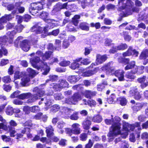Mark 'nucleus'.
Listing matches in <instances>:
<instances>
[{"instance_id": "obj_1", "label": "nucleus", "mask_w": 148, "mask_h": 148, "mask_svg": "<svg viewBox=\"0 0 148 148\" xmlns=\"http://www.w3.org/2000/svg\"><path fill=\"white\" fill-rule=\"evenodd\" d=\"M115 119L117 120L116 122H113L112 118L111 119H106L105 120V123L107 125H110L113 123L111 126L110 131L108 134V136L110 137H115L121 133V125L119 123L121 119L119 117H116Z\"/></svg>"}, {"instance_id": "obj_2", "label": "nucleus", "mask_w": 148, "mask_h": 148, "mask_svg": "<svg viewBox=\"0 0 148 148\" xmlns=\"http://www.w3.org/2000/svg\"><path fill=\"white\" fill-rule=\"evenodd\" d=\"M55 21L53 19H47L46 20V22L48 23L46 26L43 28L38 25H36L32 27L31 31L32 32H35L37 34H42L41 37L45 38L47 36L48 29L53 28L55 26V24L54 23Z\"/></svg>"}, {"instance_id": "obj_3", "label": "nucleus", "mask_w": 148, "mask_h": 148, "mask_svg": "<svg viewBox=\"0 0 148 148\" xmlns=\"http://www.w3.org/2000/svg\"><path fill=\"white\" fill-rule=\"evenodd\" d=\"M140 123L136 122L133 124H130L125 121H123V129L126 131L124 135L122 134L121 137L123 138H125L128 136V132H130V131H134L135 127H138L140 126Z\"/></svg>"}, {"instance_id": "obj_4", "label": "nucleus", "mask_w": 148, "mask_h": 148, "mask_svg": "<svg viewBox=\"0 0 148 148\" xmlns=\"http://www.w3.org/2000/svg\"><path fill=\"white\" fill-rule=\"evenodd\" d=\"M30 62L32 66L35 68H36L38 70L41 69L42 68L45 71L42 73L43 75H47L49 72L50 70V68L48 66L46 63L41 62L42 66L40 67H38L36 65V64L38 63L40 61V59L39 57H35L34 58H31L30 59Z\"/></svg>"}, {"instance_id": "obj_5", "label": "nucleus", "mask_w": 148, "mask_h": 148, "mask_svg": "<svg viewBox=\"0 0 148 148\" xmlns=\"http://www.w3.org/2000/svg\"><path fill=\"white\" fill-rule=\"evenodd\" d=\"M43 9V5L40 2H34L31 4V7L30 10L32 14L35 15L38 11Z\"/></svg>"}, {"instance_id": "obj_6", "label": "nucleus", "mask_w": 148, "mask_h": 148, "mask_svg": "<svg viewBox=\"0 0 148 148\" xmlns=\"http://www.w3.org/2000/svg\"><path fill=\"white\" fill-rule=\"evenodd\" d=\"M46 132L47 134V137L53 140L54 141L57 142L58 141L59 139L57 137L53 136L54 134L53 132V129L51 125H49L46 128Z\"/></svg>"}, {"instance_id": "obj_7", "label": "nucleus", "mask_w": 148, "mask_h": 148, "mask_svg": "<svg viewBox=\"0 0 148 148\" xmlns=\"http://www.w3.org/2000/svg\"><path fill=\"white\" fill-rule=\"evenodd\" d=\"M125 0H118V4L119 5H120L121 4L122 5L119 8V10H123L125 8H127L129 11H130V8H131V6L132 5L133 3L130 0H127L126 4H124V2Z\"/></svg>"}, {"instance_id": "obj_8", "label": "nucleus", "mask_w": 148, "mask_h": 148, "mask_svg": "<svg viewBox=\"0 0 148 148\" xmlns=\"http://www.w3.org/2000/svg\"><path fill=\"white\" fill-rule=\"evenodd\" d=\"M127 45L125 43H121L117 46H113L112 49H110L109 52L110 53H114L118 50H124L127 47Z\"/></svg>"}, {"instance_id": "obj_9", "label": "nucleus", "mask_w": 148, "mask_h": 148, "mask_svg": "<svg viewBox=\"0 0 148 148\" xmlns=\"http://www.w3.org/2000/svg\"><path fill=\"white\" fill-rule=\"evenodd\" d=\"M19 45L22 49L25 51H27L30 49V43L27 40H24L20 41Z\"/></svg>"}, {"instance_id": "obj_10", "label": "nucleus", "mask_w": 148, "mask_h": 148, "mask_svg": "<svg viewBox=\"0 0 148 148\" xmlns=\"http://www.w3.org/2000/svg\"><path fill=\"white\" fill-rule=\"evenodd\" d=\"M96 57L95 62L97 65L103 63L107 59L106 54L101 55L99 54H98L97 55Z\"/></svg>"}, {"instance_id": "obj_11", "label": "nucleus", "mask_w": 148, "mask_h": 148, "mask_svg": "<svg viewBox=\"0 0 148 148\" xmlns=\"http://www.w3.org/2000/svg\"><path fill=\"white\" fill-rule=\"evenodd\" d=\"M125 72L123 70H117L115 71L114 74L117 77L120 81H123L125 80L124 74Z\"/></svg>"}, {"instance_id": "obj_12", "label": "nucleus", "mask_w": 148, "mask_h": 148, "mask_svg": "<svg viewBox=\"0 0 148 148\" xmlns=\"http://www.w3.org/2000/svg\"><path fill=\"white\" fill-rule=\"evenodd\" d=\"M60 83L55 86L54 88H56V90H59L60 89L66 87L68 86V84L66 81L64 79L60 80Z\"/></svg>"}, {"instance_id": "obj_13", "label": "nucleus", "mask_w": 148, "mask_h": 148, "mask_svg": "<svg viewBox=\"0 0 148 148\" xmlns=\"http://www.w3.org/2000/svg\"><path fill=\"white\" fill-rule=\"evenodd\" d=\"M52 51H47L44 55H43V53L41 51H38L36 53V54L40 56H42V59L44 60H45L52 56Z\"/></svg>"}, {"instance_id": "obj_14", "label": "nucleus", "mask_w": 148, "mask_h": 148, "mask_svg": "<svg viewBox=\"0 0 148 148\" xmlns=\"http://www.w3.org/2000/svg\"><path fill=\"white\" fill-rule=\"evenodd\" d=\"M80 125L77 123L73 124L72 127V133L75 134H78L80 133V128L79 127Z\"/></svg>"}, {"instance_id": "obj_15", "label": "nucleus", "mask_w": 148, "mask_h": 148, "mask_svg": "<svg viewBox=\"0 0 148 148\" xmlns=\"http://www.w3.org/2000/svg\"><path fill=\"white\" fill-rule=\"evenodd\" d=\"M130 93V96H134V98L136 100H139L141 98V96L136 90H131Z\"/></svg>"}, {"instance_id": "obj_16", "label": "nucleus", "mask_w": 148, "mask_h": 148, "mask_svg": "<svg viewBox=\"0 0 148 148\" xmlns=\"http://www.w3.org/2000/svg\"><path fill=\"white\" fill-rule=\"evenodd\" d=\"M67 6V3H66L63 4H61L60 3L57 4L56 5L54 6V8L52 10L53 13L55 11H58L60 10L63 8H66Z\"/></svg>"}, {"instance_id": "obj_17", "label": "nucleus", "mask_w": 148, "mask_h": 148, "mask_svg": "<svg viewBox=\"0 0 148 148\" xmlns=\"http://www.w3.org/2000/svg\"><path fill=\"white\" fill-rule=\"evenodd\" d=\"M98 70V68H96L93 70H90L85 72L82 74V75L84 77L90 76L95 74L97 71Z\"/></svg>"}, {"instance_id": "obj_18", "label": "nucleus", "mask_w": 148, "mask_h": 148, "mask_svg": "<svg viewBox=\"0 0 148 148\" xmlns=\"http://www.w3.org/2000/svg\"><path fill=\"white\" fill-rule=\"evenodd\" d=\"M36 94H32L30 93V95L28 96L27 99H28L27 101L28 103H30L33 102L38 99V97Z\"/></svg>"}, {"instance_id": "obj_19", "label": "nucleus", "mask_w": 148, "mask_h": 148, "mask_svg": "<svg viewBox=\"0 0 148 148\" xmlns=\"http://www.w3.org/2000/svg\"><path fill=\"white\" fill-rule=\"evenodd\" d=\"M83 94L87 98H90L92 97L95 96L96 94V92L91 90H85Z\"/></svg>"}, {"instance_id": "obj_20", "label": "nucleus", "mask_w": 148, "mask_h": 148, "mask_svg": "<svg viewBox=\"0 0 148 148\" xmlns=\"http://www.w3.org/2000/svg\"><path fill=\"white\" fill-rule=\"evenodd\" d=\"M30 76L27 75H24L21 79V84L23 86H25L30 81Z\"/></svg>"}, {"instance_id": "obj_21", "label": "nucleus", "mask_w": 148, "mask_h": 148, "mask_svg": "<svg viewBox=\"0 0 148 148\" xmlns=\"http://www.w3.org/2000/svg\"><path fill=\"white\" fill-rule=\"evenodd\" d=\"M144 68L145 67L143 66H136L133 72L134 74L137 73L139 74H142L143 73Z\"/></svg>"}, {"instance_id": "obj_22", "label": "nucleus", "mask_w": 148, "mask_h": 148, "mask_svg": "<svg viewBox=\"0 0 148 148\" xmlns=\"http://www.w3.org/2000/svg\"><path fill=\"white\" fill-rule=\"evenodd\" d=\"M134 72L132 71L131 72H127L125 74V77L127 79V81H132L136 78V76L133 74H134L133 72Z\"/></svg>"}, {"instance_id": "obj_23", "label": "nucleus", "mask_w": 148, "mask_h": 148, "mask_svg": "<svg viewBox=\"0 0 148 148\" xmlns=\"http://www.w3.org/2000/svg\"><path fill=\"white\" fill-rule=\"evenodd\" d=\"M82 59V58H79L78 59H76V60L72 63L70 67L72 69L74 70L78 68L79 66V64H78L77 62L80 61Z\"/></svg>"}, {"instance_id": "obj_24", "label": "nucleus", "mask_w": 148, "mask_h": 148, "mask_svg": "<svg viewBox=\"0 0 148 148\" xmlns=\"http://www.w3.org/2000/svg\"><path fill=\"white\" fill-rule=\"evenodd\" d=\"M91 124V121L88 120L84 121L82 125L84 129L88 130L90 128V126Z\"/></svg>"}, {"instance_id": "obj_25", "label": "nucleus", "mask_w": 148, "mask_h": 148, "mask_svg": "<svg viewBox=\"0 0 148 148\" xmlns=\"http://www.w3.org/2000/svg\"><path fill=\"white\" fill-rule=\"evenodd\" d=\"M88 24L86 22H82L79 25V28L82 30L88 31L89 30Z\"/></svg>"}, {"instance_id": "obj_26", "label": "nucleus", "mask_w": 148, "mask_h": 148, "mask_svg": "<svg viewBox=\"0 0 148 148\" xmlns=\"http://www.w3.org/2000/svg\"><path fill=\"white\" fill-rule=\"evenodd\" d=\"M79 77L76 75L69 76L68 78V80L71 83H75L79 80Z\"/></svg>"}, {"instance_id": "obj_27", "label": "nucleus", "mask_w": 148, "mask_h": 148, "mask_svg": "<svg viewBox=\"0 0 148 148\" xmlns=\"http://www.w3.org/2000/svg\"><path fill=\"white\" fill-rule=\"evenodd\" d=\"M135 62L134 61L129 62L125 67V70L127 71L132 69L135 66Z\"/></svg>"}, {"instance_id": "obj_28", "label": "nucleus", "mask_w": 148, "mask_h": 148, "mask_svg": "<svg viewBox=\"0 0 148 148\" xmlns=\"http://www.w3.org/2000/svg\"><path fill=\"white\" fill-rule=\"evenodd\" d=\"M148 57V49H145L143 50L139 56L140 59L144 60Z\"/></svg>"}, {"instance_id": "obj_29", "label": "nucleus", "mask_w": 148, "mask_h": 148, "mask_svg": "<svg viewBox=\"0 0 148 148\" xmlns=\"http://www.w3.org/2000/svg\"><path fill=\"white\" fill-rule=\"evenodd\" d=\"M102 70H108L110 72H112L114 71V69L113 67L110 66V64L108 63L105 64L101 68Z\"/></svg>"}, {"instance_id": "obj_30", "label": "nucleus", "mask_w": 148, "mask_h": 148, "mask_svg": "<svg viewBox=\"0 0 148 148\" xmlns=\"http://www.w3.org/2000/svg\"><path fill=\"white\" fill-rule=\"evenodd\" d=\"M72 97L76 103L78 101L82 99L81 95L78 93H75Z\"/></svg>"}, {"instance_id": "obj_31", "label": "nucleus", "mask_w": 148, "mask_h": 148, "mask_svg": "<svg viewBox=\"0 0 148 148\" xmlns=\"http://www.w3.org/2000/svg\"><path fill=\"white\" fill-rule=\"evenodd\" d=\"M133 50L132 47H129L128 50L125 52L123 53V56L125 57L131 55L132 54V51Z\"/></svg>"}, {"instance_id": "obj_32", "label": "nucleus", "mask_w": 148, "mask_h": 148, "mask_svg": "<svg viewBox=\"0 0 148 148\" xmlns=\"http://www.w3.org/2000/svg\"><path fill=\"white\" fill-rule=\"evenodd\" d=\"M26 130H29V128H24V129L22 130V133L21 134L17 133V134H16L15 136L16 138L17 139H19L22 138L23 136V134L25 133Z\"/></svg>"}, {"instance_id": "obj_33", "label": "nucleus", "mask_w": 148, "mask_h": 148, "mask_svg": "<svg viewBox=\"0 0 148 148\" xmlns=\"http://www.w3.org/2000/svg\"><path fill=\"white\" fill-rule=\"evenodd\" d=\"M24 75V74L22 72H20L18 71H16L14 73V79L16 80L17 79H19L20 77H23Z\"/></svg>"}, {"instance_id": "obj_34", "label": "nucleus", "mask_w": 148, "mask_h": 148, "mask_svg": "<svg viewBox=\"0 0 148 148\" xmlns=\"http://www.w3.org/2000/svg\"><path fill=\"white\" fill-rule=\"evenodd\" d=\"M60 108V107L58 105L55 104L50 107V111L52 112H56L58 111Z\"/></svg>"}, {"instance_id": "obj_35", "label": "nucleus", "mask_w": 148, "mask_h": 148, "mask_svg": "<svg viewBox=\"0 0 148 148\" xmlns=\"http://www.w3.org/2000/svg\"><path fill=\"white\" fill-rule=\"evenodd\" d=\"M142 106L140 103H137L136 106L132 107V110L134 112H136L142 108Z\"/></svg>"}, {"instance_id": "obj_36", "label": "nucleus", "mask_w": 148, "mask_h": 148, "mask_svg": "<svg viewBox=\"0 0 148 148\" xmlns=\"http://www.w3.org/2000/svg\"><path fill=\"white\" fill-rule=\"evenodd\" d=\"M27 71L29 73L30 76L32 77H34L37 74L34 70L30 68L27 69Z\"/></svg>"}, {"instance_id": "obj_37", "label": "nucleus", "mask_w": 148, "mask_h": 148, "mask_svg": "<svg viewBox=\"0 0 148 148\" xmlns=\"http://www.w3.org/2000/svg\"><path fill=\"white\" fill-rule=\"evenodd\" d=\"M49 14L46 12H43L40 14V17L42 18L46 22V20L48 19L47 18Z\"/></svg>"}, {"instance_id": "obj_38", "label": "nucleus", "mask_w": 148, "mask_h": 148, "mask_svg": "<svg viewBox=\"0 0 148 148\" xmlns=\"http://www.w3.org/2000/svg\"><path fill=\"white\" fill-rule=\"evenodd\" d=\"M73 110L70 108L64 107L62 109V112L66 115H69L72 112Z\"/></svg>"}, {"instance_id": "obj_39", "label": "nucleus", "mask_w": 148, "mask_h": 148, "mask_svg": "<svg viewBox=\"0 0 148 148\" xmlns=\"http://www.w3.org/2000/svg\"><path fill=\"white\" fill-rule=\"evenodd\" d=\"M102 120V118L101 116L99 115H97L93 117L92 121L94 122L99 123Z\"/></svg>"}, {"instance_id": "obj_40", "label": "nucleus", "mask_w": 148, "mask_h": 148, "mask_svg": "<svg viewBox=\"0 0 148 148\" xmlns=\"http://www.w3.org/2000/svg\"><path fill=\"white\" fill-rule=\"evenodd\" d=\"M2 81L4 83H8L11 82V79L9 75H7L3 77L2 78Z\"/></svg>"}, {"instance_id": "obj_41", "label": "nucleus", "mask_w": 148, "mask_h": 148, "mask_svg": "<svg viewBox=\"0 0 148 148\" xmlns=\"http://www.w3.org/2000/svg\"><path fill=\"white\" fill-rule=\"evenodd\" d=\"M30 92L23 93L19 95L18 98L21 99H27L28 96L30 95Z\"/></svg>"}, {"instance_id": "obj_42", "label": "nucleus", "mask_w": 148, "mask_h": 148, "mask_svg": "<svg viewBox=\"0 0 148 148\" xmlns=\"http://www.w3.org/2000/svg\"><path fill=\"white\" fill-rule=\"evenodd\" d=\"M78 112H75L70 116V118L72 120H76L79 118V116H78Z\"/></svg>"}, {"instance_id": "obj_43", "label": "nucleus", "mask_w": 148, "mask_h": 148, "mask_svg": "<svg viewBox=\"0 0 148 148\" xmlns=\"http://www.w3.org/2000/svg\"><path fill=\"white\" fill-rule=\"evenodd\" d=\"M16 30H14L11 32H8L7 33V35L8 36V37L10 39H12L14 37V36L16 33Z\"/></svg>"}, {"instance_id": "obj_44", "label": "nucleus", "mask_w": 148, "mask_h": 148, "mask_svg": "<svg viewBox=\"0 0 148 148\" xmlns=\"http://www.w3.org/2000/svg\"><path fill=\"white\" fill-rule=\"evenodd\" d=\"M6 114L8 115H11L13 113V108L10 106H9L6 110Z\"/></svg>"}, {"instance_id": "obj_45", "label": "nucleus", "mask_w": 148, "mask_h": 148, "mask_svg": "<svg viewBox=\"0 0 148 148\" xmlns=\"http://www.w3.org/2000/svg\"><path fill=\"white\" fill-rule=\"evenodd\" d=\"M66 102L69 104H76V103L72 97L71 98L67 99L66 100Z\"/></svg>"}, {"instance_id": "obj_46", "label": "nucleus", "mask_w": 148, "mask_h": 148, "mask_svg": "<svg viewBox=\"0 0 148 148\" xmlns=\"http://www.w3.org/2000/svg\"><path fill=\"white\" fill-rule=\"evenodd\" d=\"M119 148H128L129 145L126 142H121L119 143Z\"/></svg>"}, {"instance_id": "obj_47", "label": "nucleus", "mask_w": 148, "mask_h": 148, "mask_svg": "<svg viewBox=\"0 0 148 148\" xmlns=\"http://www.w3.org/2000/svg\"><path fill=\"white\" fill-rule=\"evenodd\" d=\"M23 125L25 126H27L29 127H32L33 128H34V125H32L31 120H28L26 122L23 124Z\"/></svg>"}, {"instance_id": "obj_48", "label": "nucleus", "mask_w": 148, "mask_h": 148, "mask_svg": "<svg viewBox=\"0 0 148 148\" xmlns=\"http://www.w3.org/2000/svg\"><path fill=\"white\" fill-rule=\"evenodd\" d=\"M70 63V62L69 61H66L65 60H63L60 63V65L62 66H68Z\"/></svg>"}, {"instance_id": "obj_49", "label": "nucleus", "mask_w": 148, "mask_h": 148, "mask_svg": "<svg viewBox=\"0 0 148 148\" xmlns=\"http://www.w3.org/2000/svg\"><path fill=\"white\" fill-rule=\"evenodd\" d=\"M24 27V26L23 25L20 24H18L17 26L15 27V28L17 30V32L20 33L22 31Z\"/></svg>"}, {"instance_id": "obj_50", "label": "nucleus", "mask_w": 148, "mask_h": 148, "mask_svg": "<svg viewBox=\"0 0 148 148\" xmlns=\"http://www.w3.org/2000/svg\"><path fill=\"white\" fill-rule=\"evenodd\" d=\"M15 12L13 11L12 12V13L9 14H5L4 16L6 18V19L8 21H9L10 20L12 19V18L14 17L13 14L15 13Z\"/></svg>"}, {"instance_id": "obj_51", "label": "nucleus", "mask_w": 148, "mask_h": 148, "mask_svg": "<svg viewBox=\"0 0 148 148\" xmlns=\"http://www.w3.org/2000/svg\"><path fill=\"white\" fill-rule=\"evenodd\" d=\"M70 45L69 42L67 40H64L62 43V47L64 49L67 48Z\"/></svg>"}, {"instance_id": "obj_52", "label": "nucleus", "mask_w": 148, "mask_h": 148, "mask_svg": "<svg viewBox=\"0 0 148 148\" xmlns=\"http://www.w3.org/2000/svg\"><path fill=\"white\" fill-rule=\"evenodd\" d=\"M120 104L121 105L124 106L126 105L127 101L125 98L122 97L120 98Z\"/></svg>"}, {"instance_id": "obj_53", "label": "nucleus", "mask_w": 148, "mask_h": 148, "mask_svg": "<svg viewBox=\"0 0 148 148\" xmlns=\"http://www.w3.org/2000/svg\"><path fill=\"white\" fill-rule=\"evenodd\" d=\"M7 40V39L5 36L0 37V45H4Z\"/></svg>"}, {"instance_id": "obj_54", "label": "nucleus", "mask_w": 148, "mask_h": 148, "mask_svg": "<svg viewBox=\"0 0 148 148\" xmlns=\"http://www.w3.org/2000/svg\"><path fill=\"white\" fill-rule=\"evenodd\" d=\"M20 92L19 91H17L12 93L10 95V97L12 98H14L15 97H18L19 94Z\"/></svg>"}, {"instance_id": "obj_55", "label": "nucleus", "mask_w": 148, "mask_h": 148, "mask_svg": "<svg viewBox=\"0 0 148 148\" xmlns=\"http://www.w3.org/2000/svg\"><path fill=\"white\" fill-rule=\"evenodd\" d=\"M87 103L91 107L92 106H95L96 105V101L92 99H90L88 100Z\"/></svg>"}, {"instance_id": "obj_56", "label": "nucleus", "mask_w": 148, "mask_h": 148, "mask_svg": "<svg viewBox=\"0 0 148 148\" xmlns=\"http://www.w3.org/2000/svg\"><path fill=\"white\" fill-rule=\"evenodd\" d=\"M23 110L26 114H28L31 112V107L28 106H25L23 108Z\"/></svg>"}, {"instance_id": "obj_57", "label": "nucleus", "mask_w": 148, "mask_h": 148, "mask_svg": "<svg viewBox=\"0 0 148 148\" xmlns=\"http://www.w3.org/2000/svg\"><path fill=\"white\" fill-rule=\"evenodd\" d=\"M10 135L11 137H15L16 134H17V132L15 130H14L13 129H11L9 130Z\"/></svg>"}, {"instance_id": "obj_58", "label": "nucleus", "mask_w": 148, "mask_h": 148, "mask_svg": "<svg viewBox=\"0 0 148 148\" xmlns=\"http://www.w3.org/2000/svg\"><path fill=\"white\" fill-rule=\"evenodd\" d=\"M146 79V76H143L142 77L138 78L137 79V81L139 83H141L142 84L144 83H145V81Z\"/></svg>"}, {"instance_id": "obj_59", "label": "nucleus", "mask_w": 148, "mask_h": 148, "mask_svg": "<svg viewBox=\"0 0 148 148\" xmlns=\"http://www.w3.org/2000/svg\"><path fill=\"white\" fill-rule=\"evenodd\" d=\"M59 29H57L53 30L51 32H49V35H53L54 36L57 35L59 34Z\"/></svg>"}, {"instance_id": "obj_60", "label": "nucleus", "mask_w": 148, "mask_h": 148, "mask_svg": "<svg viewBox=\"0 0 148 148\" xmlns=\"http://www.w3.org/2000/svg\"><path fill=\"white\" fill-rule=\"evenodd\" d=\"M55 44L56 47H58V48H56V49L58 50H59V49H60L61 45V41L59 40H55Z\"/></svg>"}, {"instance_id": "obj_61", "label": "nucleus", "mask_w": 148, "mask_h": 148, "mask_svg": "<svg viewBox=\"0 0 148 148\" xmlns=\"http://www.w3.org/2000/svg\"><path fill=\"white\" fill-rule=\"evenodd\" d=\"M3 89L5 91L9 92L11 89V87L10 85L4 84L3 85Z\"/></svg>"}, {"instance_id": "obj_62", "label": "nucleus", "mask_w": 148, "mask_h": 148, "mask_svg": "<svg viewBox=\"0 0 148 148\" xmlns=\"http://www.w3.org/2000/svg\"><path fill=\"white\" fill-rule=\"evenodd\" d=\"M39 110V108L38 106H34L31 107V111L32 112H36Z\"/></svg>"}, {"instance_id": "obj_63", "label": "nucleus", "mask_w": 148, "mask_h": 148, "mask_svg": "<svg viewBox=\"0 0 148 148\" xmlns=\"http://www.w3.org/2000/svg\"><path fill=\"white\" fill-rule=\"evenodd\" d=\"M87 137V134L85 133H82L80 135V139L82 141H85L86 140Z\"/></svg>"}, {"instance_id": "obj_64", "label": "nucleus", "mask_w": 148, "mask_h": 148, "mask_svg": "<svg viewBox=\"0 0 148 148\" xmlns=\"http://www.w3.org/2000/svg\"><path fill=\"white\" fill-rule=\"evenodd\" d=\"M9 63V60L8 59H2L0 65L3 66Z\"/></svg>"}]
</instances>
